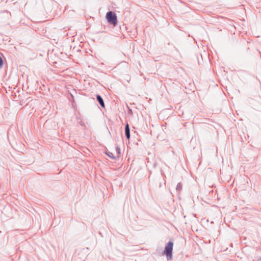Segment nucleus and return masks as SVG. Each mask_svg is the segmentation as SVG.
I'll list each match as a JSON object with an SVG mask.
<instances>
[{"instance_id":"9d476101","label":"nucleus","mask_w":261,"mask_h":261,"mask_svg":"<svg viewBox=\"0 0 261 261\" xmlns=\"http://www.w3.org/2000/svg\"><path fill=\"white\" fill-rule=\"evenodd\" d=\"M129 112H131L132 113V110H129Z\"/></svg>"},{"instance_id":"f03ea898","label":"nucleus","mask_w":261,"mask_h":261,"mask_svg":"<svg viewBox=\"0 0 261 261\" xmlns=\"http://www.w3.org/2000/svg\"><path fill=\"white\" fill-rule=\"evenodd\" d=\"M173 247V243L169 241L166 244L163 254L167 256V259H171L172 257V250Z\"/></svg>"},{"instance_id":"423d86ee","label":"nucleus","mask_w":261,"mask_h":261,"mask_svg":"<svg viewBox=\"0 0 261 261\" xmlns=\"http://www.w3.org/2000/svg\"><path fill=\"white\" fill-rule=\"evenodd\" d=\"M182 189V184L181 182H178L176 186V190L177 191L179 192Z\"/></svg>"},{"instance_id":"0eeeda50","label":"nucleus","mask_w":261,"mask_h":261,"mask_svg":"<svg viewBox=\"0 0 261 261\" xmlns=\"http://www.w3.org/2000/svg\"><path fill=\"white\" fill-rule=\"evenodd\" d=\"M116 149V150H117V157H119L120 155V148L119 147L117 146Z\"/></svg>"},{"instance_id":"7ed1b4c3","label":"nucleus","mask_w":261,"mask_h":261,"mask_svg":"<svg viewBox=\"0 0 261 261\" xmlns=\"http://www.w3.org/2000/svg\"><path fill=\"white\" fill-rule=\"evenodd\" d=\"M96 100L98 102V103H99L100 106L102 108H105V105L103 100L102 97L100 95H98V94L96 95Z\"/></svg>"},{"instance_id":"6e6552de","label":"nucleus","mask_w":261,"mask_h":261,"mask_svg":"<svg viewBox=\"0 0 261 261\" xmlns=\"http://www.w3.org/2000/svg\"><path fill=\"white\" fill-rule=\"evenodd\" d=\"M3 60L1 57H0V69H1L3 67Z\"/></svg>"},{"instance_id":"f257e3e1","label":"nucleus","mask_w":261,"mask_h":261,"mask_svg":"<svg viewBox=\"0 0 261 261\" xmlns=\"http://www.w3.org/2000/svg\"><path fill=\"white\" fill-rule=\"evenodd\" d=\"M106 18L109 24L115 27L118 23L117 17L116 13L111 11H109L106 14Z\"/></svg>"},{"instance_id":"1a4fd4ad","label":"nucleus","mask_w":261,"mask_h":261,"mask_svg":"<svg viewBox=\"0 0 261 261\" xmlns=\"http://www.w3.org/2000/svg\"><path fill=\"white\" fill-rule=\"evenodd\" d=\"M162 175H164V173H163V172L162 171Z\"/></svg>"},{"instance_id":"39448f33","label":"nucleus","mask_w":261,"mask_h":261,"mask_svg":"<svg viewBox=\"0 0 261 261\" xmlns=\"http://www.w3.org/2000/svg\"><path fill=\"white\" fill-rule=\"evenodd\" d=\"M106 153L110 158H111L112 159H116V157L113 155V153H112L111 152L108 151V152H106Z\"/></svg>"},{"instance_id":"20e7f679","label":"nucleus","mask_w":261,"mask_h":261,"mask_svg":"<svg viewBox=\"0 0 261 261\" xmlns=\"http://www.w3.org/2000/svg\"><path fill=\"white\" fill-rule=\"evenodd\" d=\"M125 135L127 139H129L130 138V129L129 124L128 123H126V124L125 126Z\"/></svg>"}]
</instances>
